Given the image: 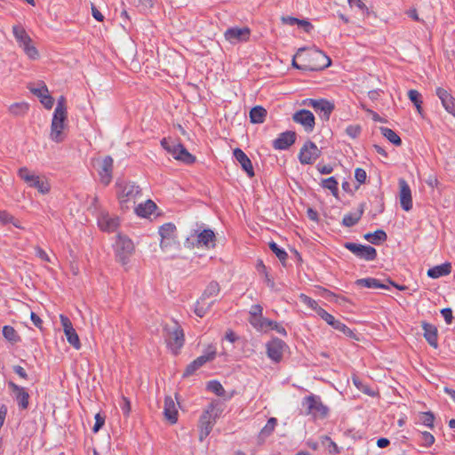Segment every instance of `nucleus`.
I'll list each match as a JSON object with an SVG mask.
<instances>
[{"label": "nucleus", "instance_id": "1", "mask_svg": "<svg viewBox=\"0 0 455 455\" xmlns=\"http://www.w3.org/2000/svg\"><path fill=\"white\" fill-rule=\"evenodd\" d=\"M204 224H196V228H191L189 235L184 242V246L188 249L195 247H205L213 249L216 246V235L211 228H205Z\"/></svg>", "mask_w": 455, "mask_h": 455}, {"label": "nucleus", "instance_id": "2", "mask_svg": "<svg viewBox=\"0 0 455 455\" xmlns=\"http://www.w3.org/2000/svg\"><path fill=\"white\" fill-rule=\"evenodd\" d=\"M305 51V48H300L296 54V57L301 58V70L320 71L331 65V59L323 52L313 49L303 54Z\"/></svg>", "mask_w": 455, "mask_h": 455}, {"label": "nucleus", "instance_id": "3", "mask_svg": "<svg viewBox=\"0 0 455 455\" xmlns=\"http://www.w3.org/2000/svg\"><path fill=\"white\" fill-rule=\"evenodd\" d=\"M68 118V111L66 106V98L60 96L57 100V106L53 112L50 138L54 142H62L65 139L64 128L66 126V120Z\"/></svg>", "mask_w": 455, "mask_h": 455}, {"label": "nucleus", "instance_id": "4", "mask_svg": "<svg viewBox=\"0 0 455 455\" xmlns=\"http://www.w3.org/2000/svg\"><path fill=\"white\" fill-rule=\"evenodd\" d=\"M301 405L305 409L304 414L310 416L314 420L325 419L329 416L330 409L319 395L311 394L305 396Z\"/></svg>", "mask_w": 455, "mask_h": 455}, {"label": "nucleus", "instance_id": "5", "mask_svg": "<svg viewBox=\"0 0 455 455\" xmlns=\"http://www.w3.org/2000/svg\"><path fill=\"white\" fill-rule=\"evenodd\" d=\"M117 197L123 211L129 210L136 204L138 197L141 196V189L132 182H117Z\"/></svg>", "mask_w": 455, "mask_h": 455}, {"label": "nucleus", "instance_id": "6", "mask_svg": "<svg viewBox=\"0 0 455 455\" xmlns=\"http://www.w3.org/2000/svg\"><path fill=\"white\" fill-rule=\"evenodd\" d=\"M163 337L172 354L178 355L185 342L181 326L175 321L172 324H165L163 328Z\"/></svg>", "mask_w": 455, "mask_h": 455}, {"label": "nucleus", "instance_id": "7", "mask_svg": "<svg viewBox=\"0 0 455 455\" xmlns=\"http://www.w3.org/2000/svg\"><path fill=\"white\" fill-rule=\"evenodd\" d=\"M133 251L132 241L125 235H118L115 244L116 260L124 266L126 265Z\"/></svg>", "mask_w": 455, "mask_h": 455}, {"label": "nucleus", "instance_id": "8", "mask_svg": "<svg viewBox=\"0 0 455 455\" xmlns=\"http://www.w3.org/2000/svg\"><path fill=\"white\" fill-rule=\"evenodd\" d=\"M19 177L30 188H36L41 194H47L50 191V185L38 175L31 172L27 167H21L18 171Z\"/></svg>", "mask_w": 455, "mask_h": 455}, {"label": "nucleus", "instance_id": "9", "mask_svg": "<svg viewBox=\"0 0 455 455\" xmlns=\"http://www.w3.org/2000/svg\"><path fill=\"white\" fill-rule=\"evenodd\" d=\"M214 405L211 403L208 408L203 412L199 419V440L203 442L212 432V427L216 422L217 414L212 416L214 411Z\"/></svg>", "mask_w": 455, "mask_h": 455}, {"label": "nucleus", "instance_id": "10", "mask_svg": "<svg viewBox=\"0 0 455 455\" xmlns=\"http://www.w3.org/2000/svg\"><path fill=\"white\" fill-rule=\"evenodd\" d=\"M343 246L355 257L366 261H373L378 256L376 249L371 245L346 242Z\"/></svg>", "mask_w": 455, "mask_h": 455}, {"label": "nucleus", "instance_id": "11", "mask_svg": "<svg viewBox=\"0 0 455 455\" xmlns=\"http://www.w3.org/2000/svg\"><path fill=\"white\" fill-rule=\"evenodd\" d=\"M93 163L99 173L100 182L105 186L108 185L112 180L113 158L110 156H107L104 158L94 159Z\"/></svg>", "mask_w": 455, "mask_h": 455}, {"label": "nucleus", "instance_id": "12", "mask_svg": "<svg viewBox=\"0 0 455 455\" xmlns=\"http://www.w3.org/2000/svg\"><path fill=\"white\" fill-rule=\"evenodd\" d=\"M216 356V349L210 346L204 355L198 356L191 362L185 369L182 377L188 378L192 376L199 368L204 365L207 362L212 361Z\"/></svg>", "mask_w": 455, "mask_h": 455}, {"label": "nucleus", "instance_id": "13", "mask_svg": "<svg viewBox=\"0 0 455 455\" xmlns=\"http://www.w3.org/2000/svg\"><path fill=\"white\" fill-rule=\"evenodd\" d=\"M321 156V150L311 140H307L300 148L299 160L301 164H312Z\"/></svg>", "mask_w": 455, "mask_h": 455}, {"label": "nucleus", "instance_id": "14", "mask_svg": "<svg viewBox=\"0 0 455 455\" xmlns=\"http://www.w3.org/2000/svg\"><path fill=\"white\" fill-rule=\"evenodd\" d=\"M304 105L311 107L315 112L322 115V117L325 120H329L331 112L334 110V104L325 99H306L303 101Z\"/></svg>", "mask_w": 455, "mask_h": 455}, {"label": "nucleus", "instance_id": "15", "mask_svg": "<svg viewBox=\"0 0 455 455\" xmlns=\"http://www.w3.org/2000/svg\"><path fill=\"white\" fill-rule=\"evenodd\" d=\"M286 347L287 345L283 340L278 338H273L266 344L267 355L273 362L280 363Z\"/></svg>", "mask_w": 455, "mask_h": 455}, {"label": "nucleus", "instance_id": "16", "mask_svg": "<svg viewBox=\"0 0 455 455\" xmlns=\"http://www.w3.org/2000/svg\"><path fill=\"white\" fill-rule=\"evenodd\" d=\"M318 315L322 319H323L329 325H331L333 329L342 332L347 337H355V333L350 328H348L345 323H341L340 321L335 319V317L332 315L329 314L324 309L318 310Z\"/></svg>", "mask_w": 455, "mask_h": 455}, {"label": "nucleus", "instance_id": "17", "mask_svg": "<svg viewBox=\"0 0 455 455\" xmlns=\"http://www.w3.org/2000/svg\"><path fill=\"white\" fill-rule=\"evenodd\" d=\"M292 120L301 124L307 132H313L315 125V119L313 113L307 109H300L292 116Z\"/></svg>", "mask_w": 455, "mask_h": 455}, {"label": "nucleus", "instance_id": "18", "mask_svg": "<svg viewBox=\"0 0 455 455\" xmlns=\"http://www.w3.org/2000/svg\"><path fill=\"white\" fill-rule=\"evenodd\" d=\"M251 30L247 27L238 28L233 27L226 30L224 36L227 41L231 44H236L239 42H246L249 40Z\"/></svg>", "mask_w": 455, "mask_h": 455}, {"label": "nucleus", "instance_id": "19", "mask_svg": "<svg viewBox=\"0 0 455 455\" xmlns=\"http://www.w3.org/2000/svg\"><path fill=\"white\" fill-rule=\"evenodd\" d=\"M8 387L14 395V399L20 410H27L29 405V394L25 387L15 384L12 381L8 382Z\"/></svg>", "mask_w": 455, "mask_h": 455}, {"label": "nucleus", "instance_id": "20", "mask_svg": "<svg viewBox=\"0 0 455 455\" xmlns=\"http://www.w3.org/2000/svg\"><path fill=\"white\" fill-rule=\"evenodd\" d=\"M175 233L176 226L172 222L164 223L159 228V235L161 236L160 246L162 249L171 246L176 237Z\"/></svg>", "mask_w": 455, "mask_h": 455}, {"label": "nucleus", "instance_id": "21", "mask_svg": "<svg viewBox=\"0 0 455 455\" xmlns=\"http://www.w3.org/2000/svg\"><path fill=\"white\" fill-rule=\"evenodd\" d=\"M398 184L400 188L399 199L401 207L404 211L409 212L412 208V197L411 188L404 179H400Z\"/></svg>", "mask_w": 455, "mask_h": 455}, {"label": "nucleus", "instance_id": "22", "mask_svg": "<svg viewBox=\"0 0 455 455\" xmlns=\"http://www.w3.org/2000/svg\"><path fill=\"white\" fill-rule=\"evenodd\" d=\"M120 220L118 217L111 216L108 212H101L98 218L100 228L105 232H114L119 227Z\"/></svg>", "mask_w": 455, "mask_h": 455}, {"label": "nucleus", "instance_id": "23", "mask_svg": "<svg viewBox=\"0 0 455 455\" xmlns=\"http://www.w3.org/2000/svg\"><path fill=\"white\" fill-rule=\"evenodd\" d=\"M296 140V132L293 131H286L279 134V136L273 141V147L278 150H286Z\"/></svg>", "mask_w": 455, "mask_h": 455}, {"label": "nucleus", "instance_id": "24", "mask_svg": "<svg viewBox=\"0 0 455 455\" xmlns=\"http://www.w3.org/2000/svg\"><path fill=\"white\" fill-rule=\"evenodd\" d=\"M435 94L442 102L445 110L455 116V98L446 89L437 87Z\"/></svg>", "mask_w": 455, "mask_h": 455}, {"label": "nucleus", "instance_id": "25", "mask_svg": "<svg viewBox=\"0 0 455 455\" xmlns=\"http://www.w3.org/2000/svg\"><path fill=\"white\" fill-rule=\"evenodd\" d=\"M234 157L235 160L241 164L242 169L247 173L250 178L254 177L255 172L253 170V166L251 161L247 156V155L241 149L235 148L233 152Z\"/></svg>", "mask_w": 455, "mask_h": 455}, {"label": "nucleus", "instance_id": "26", "mask_svg": "<svg viewBox=\"0 0 455 455\" xmlns=\"http://www.w3.org/2000/svg\"><path fill=\"white\" fill-rule=\"evenodd\" d=\"M422 329L424 331V338L428 342V344L436 348L438 347V331L437 328L429 323L422 322L421 323Z\"/></svg>", "mask_w": 455, "mask_h": 455}, {"label": "nucleus", "instance_id": "27", "mask_svg": "<svg viewBox=\"0 0 455 455\" xmlns=\"http://www.w3.org/2000/svg\"><path fill=\"white\" fill-rule=\"evenodd\" d=\"M164 415L172 424L178 420V410L172 396H166L164 399Z\"/></svg>", "mask_w": 455, "mask_h": 455}, {"label": "nucleus", "instance_id": "28", "mask_svg": "<svg viewBox=\"0 0 455 455\" xmlns=\"http://www.w3.org/2000/svg\"><path fill=\"white\" fill-rule=\"evenodd\" d=\"M451 272V264L445 262L441 265L435 266L427 270V276L437 279L442 276L448 275Z\"/></svg>", "mask_w": 455, "mask_h": 455}, {"label": "nucleus", "instance_id": "29", "mask_svg": "<svg viewBox=\"0 0 455 455\" xmlns=\"http://www.w3.org/2000/svg\"><path fill=\"white\" fill-rule=\"evenodd\" d=\"M176 149L173 156L176 160L181 161L187 164H191L196 162V156L190 154L181 143H177Z\"/></svg>", "mask_w": 455, "mask_h": 455}, {"label": "nucleus", "instance_id": "30", "mask_svg": "<svg viewBox=\"0 0 455 455\" xmlns=\"http://www.w3.org/2000/svg\"><path fill=\"white\" fill-rule=\"evenodd\" d=\"M358 287H365L369 289H389L388 285L382 283L379 279L373 277L361 278L355 282Z\"/></svg>", "mask_w": 455, "mask_h": 455}, {"label": "nucleus", "instance_id": "31", "mask_svg": "<svg viewBox=\"0 0 455 455\" xmlns=\"http://www.w3.org/2000/svg\"><path fill=\"white\" fill-rule=\"evenodd\" d=\"M156 208V204L152 200L148 199L144 204H140L135 207V213L140 217L147 218L151 215Z\"/></svg>", "mask_w": 455, "mask_h": 455}, {"label": "nucleus", "instance_id": "32", "mask_svg": "<svg viewBox=\"0 0 455 455\" xmlns=\"http://www.w3.org/2000/svg\"><path fill=\"white\" fill-rule=\"evenodd\" d=\"M267 110L261 106H255L250 110V120L252 124L264 123L267 116Z\"/></svg>", "mask_w": 455, "mask_h": 455}, {"label": "nucleus", "instance_id": "33", "mask_svg": "<svg viewBox=\"0 0 455 455\" xmlns=\"http://www.w3.org/2000/svg\"><path fill=\"white\" fill-rule=\"evenodd\" d=\"M12 33L19 45L32 42L31 37L21 25H14L12 27Z\"/></svg>", "mask_w": 455, "mask_h": 455}, {"label": "nucleus", "instance_id": "34", "mask_svg": "<svg viewBox=\"0 0 455 455\" xmlns=\"http://www.w3.org/2000/svg\"><path fill=\"white\" fill-rule=\"evenodd\" d=\"M363 238L375 245H379L381 243L387 241V235L384 230L378 229L373 233L365 234Z\"/></svg>", "mask_w": 455, "mask_h": 455}, {"label": "nucleus", "instance_id": "35", "mask_svg": "<svg viewBox=\"0 0 455 455\" xmlns=\"http://www.w3.org/2000/svg\"><path fill=\"white\" fill-rule=\"evenodd\" d=\"M206 300L200 297L195 305V314L199 317H204L214 304V301L207 302Z\"/></svg>", "mask_w": 455, "mask_h": 455}, {"label": "nucleus", "instance_id": "36", "mask_svg": "<svg viewBox=\"0 0 455 455\" xmlns=\"http://www.w3.org/2000/svg\"><path fill=\"white\" fill-rule=\"evenodd\" d=\"M249 323L259 331H267L271 325V320L263 317V315H259V317L254 319H249Z\"/></svg>", "mask_w": 455, "mask_h": 455}, {"label": "nucleus", "instance_id": "37", "mask_svg": "<svg viewBox=\"0 0 455 455\" xmlns=\"http://www.w3.org/2000/svg\"><path fill=\"white\" fill-rule=\"evenodd\" d=\"M220 291V287L218 282L212 281L204 291L201 297H203V299H208L211 297H215L219 295Z\"/></svg>", "mask_w": 455, "mask_h": 455}, {"label": "nucleus", "instance_id": "38", "mask_svg": "<svg viewBox=\"0 0 455 455\" xmlns=\"http://www.w3.org/2000/svg\"><path fill=\"white\" fill-rule=\"evenodd\" d=\"M29 108V105L26 102H17L10 106L9 111L12 115L16 116H24Z\"/></svg>", "mask_w": 455, "mask_h": 455}, {"label": "nucleus", "instance_id": "39", "mask_svg": "<svg viewBox=\"0 0 455 455\" xmlns=\"http://www.w3.org/2000/svg\"><path fill=\"white\" fill-rule=\"evenodd\" d=\"M379 130L381 134L394 145L400 146L402 144L401 138L393 130L387 127H380Z\"/></svg>", "mask_w": 455, "mask_h": 455}, {"label": "nucleus", "instance_id": "40", "mask_svg": "<svg viewBox=\"0 0 455 455\" xmlns=\"http://www.w3.org/2000/svg\"><path fill=\"white\" fill-rule=\"evenodd\" d=\"M268 246L273 253H275L278 259L281 261V263L285 266V262L288 258L287 252L283 249L280 248L278 244L274 241L270 242Z\"/></svg>", "mask_w": 455, "mask_h": 455}, {"label": "nucleus", "instance_id": "41", "mask_svg": "<svg viewBox=\"0 0 455 455\" xmlns=\"http://www.w3.org/2000/svg\"><path fill=\"white\" fill-rule=\"evenodd\" d=\"M322 187L323 188L329 189L332 196L338 197L339 188H338V181L334 177H330L328 179H324L322 180Z\"/></svg>", "mask_w": 455, "mask_h": 455}, {"label": "nucleus", "instance_id": "42", "mask_svg": "<svg viewBox=\"0 0 455 455\" xmlns=\"http://www.w3.org/2000/svg\"><path fill=\"white\" fill-rule=\"evenodd\" d=\"M362 217V211H358L357 213L346 214L342 220V225L347 228H351L358 223Z\"/></svg>", "mask_w": 455, "mask_h": 455}, {"label": "nucleus", "instance_id": "43", "mask_svg": "<svg viewBox=\"0 0 455 455\" xmlns=\"http://www.w3.org/2000/svg\"><path fill=\"white\" fill-rule=\"evenodd\" d=\"M3 335L8 341L12 343H16L20 340V337L16 330L10 325H4L3 327Z\"/></svg>", "mask_w": 455, "mask_h": 455}, {"label": "nucleus", "instance_id": "44", "mask_svg": "<svg viewBox=\"0 0 455 455\" xmlns=\"http://www.w3.org/2000/svg\"><path fill=\"white\" fill-rule=\"evenodd\" d=\"M353 383L363 394H366L372 397H374L377 395V393L374 390H372L368 385L364 384L358 377H353Z\"/></svg>", "mask_w": 455, "mask_h": 455}, {"label": "nucleus", "instance_id": "45", "mask_svg": "<svg viewBox=\"0 0 455 455\" xmlns=\"http://www.w3.org/2000/svg\"><path fill=\"white\" fill-rule=\"evenodd\" d=\"M64 333L67 337L68 342L71 346H73L76 349H79L81 347V342L75 329L68 330Z\"/></svg>", "mask_w": 455, "mask_h": 455}, {"label": "nucleus", "instance_id": "46", "mask_svg": "<svg viewBox=\"0 0 455 455\" xmlns=\"http://www.w3.org/2000/svg\"><path fill=\"white\" fill-rule=\"evenodd\" d=\"M0 222L4 225L12 223L14 227L21 228L20 220L15 219L12 214L6 211H0Z\"/></svg>", "mask_w": 455, "mask_h": 455}, {"label": "nucleus", "instance_id": "47", "mask_svg": "<svg viewBox=\"0 0 455 455\" xmlns=\"http://www.w3.org/2000/svg\"><path fill=\"white\" fill-rule=\"evenodd\" d=\"M277 425V419L275 418H270L265 427L260 431V437L266 438L269 436L273 431L275 430V427Z\"/></svg>", "mask_w": 455, "mask_h": 455}, {"label": "nucleus", "instance_id": "48", "mask_svg": "<svg viewBox=\"0 0 455 455\" xmlns=\"http://www.w3.org/2000/svg\"><path fill=\"white\" fill-rule=\"evenodd\" d=\"M26 55L31 60H36L39 57V52L35 45L32 44V42L25 43L22 45H19Z\"/></svg>", "mask_w": 455, "mask_h": 455}, {"label": "nucleus", "instance_id": "49", "mask_svg": "<svg viewBox=\"0 0 455 455\" xmlns=\"http://www.w3.org/2000/svg\"><path fill=\"white\" fill-rule=\"evenodd\" d=\"M207 388L219 396L224 395L226 392L223 386L217 380L209 381L207 384Z\"/></svg>", "mask_w": 455, "mask_h": 455}, {"label": "nucleus", "instance_id": "50", "mask_svg": "<svg viewBox=\"0 0 455 455\" xmlns=\"http://www.w3.org/2000/svg\"><path fill=\"white\" fill-rule=\"evenodd\" d=\"M408 97L410 100L415 105L418 111L420 112L422 104L421 94L417 90H410L408 92Z\"/></svg>", "mask_w": 455, "mask_h": 455}, {"label": "nucleus", "instance_id": "51", "mask_svg": "<svg viewBox=\"0 0 455 455\" xmlns=\"http://www.w3.org/2000/svg\"><path fill=\"white\" fill-rule=\"evenodd\" d=\"M419 419L426 427H434L435 415L432 411L421 412Z\"/></svg>", "mask_w": 455, "mask_h": 455}, {"label": "nucleus", "instance_id": "52", "mask_svg": "<svg viewBox=\"0 0 455 455\" xmlns=\"http://www.w3.org/2000/svg\"><path fill=\"white\" fill-rule=\"evenodd\" d=\"M300 298V300L305 304L307 305L308 307L312 308L313 310L315 311V313L318 315V310L320 309H323V307H319L318 306V303L312 298L305 295V294H300L299 296Z\"/></svg>", "mask_w": 455, "mask_h": 455}, {"label": "nucleus", "instance_id": "53", "mask_svg": "<svg viewBox=\"0 0 455 455\" xmlns=\"http://www.w3.org/2000/svg\"><path fill=\"white\" fill-rule=\"evenodd\" d=\"M419 435L422 446L430 447L435 443V437L431 433L424 431L420 432Z\"/></svg>", "mask_w": 455, "mask_h": 455}, {"label": "nucleus", "instance_id": "54", "mask_svg": "<svg viewBox=\"0 0 455 455\" xmlns=\"http://www.w3.org/2000/svg\"><path fill=\"white\" fill-rule=\"evenodd\" d=\"M28 89L34 95L40 99L48 93V88L44 82H42L41 86L38 88L28 86Z\"/></svg>", "mask_w": 455, "mask_h": 455}, {"label": "nucleus", "instance_id": "55", "mask_svg": "<svg viewBox=\"0 0 455 455\" xmlns=\"http://www.w3.org/2000/svg\"><path fill=\"white\" fill-rule=\"evenodd\" d=\"M176 143L169 141L167 139L164 138L161 140V146L172 156H174L176 152Z\"/></svg>", "mask_w": 455, "mask_h": 455}, {"label": "nucleus", "instance_id": "56", "mask_svg": "<svg viewBox=\"0 0 455 455\" xmlns=\"http://www.w3.org/2000/svg\"><path fill=\"white\" fill-rule=\"evenodd\" d=\"M361 126L360 125H348L346 128V133L352 139L357 138L361 133Z\"/></svg>", "mask_w": 455, "mask_h": 455}, {"label": "nucleus", "instance_id": "57", "mask_svg": "<svg viewBox=\"0 0 455 455\" xmlns=\"http://www.w3.org/2000/svg\"><path fill=\"white\" fill-rule=\"evenodd\" d=\"M120 408L123 411V414L125 417H128L131 412V402L125 396H122V401L120 402Z\"/></svg>", "mask_w": 455, "mask_h": 455}, {"label": "nucleus", "instance_id": "58", "mask_svg": "<svg viewBox=\"0 0 455 455\" xmlns=\"http://www.w3.org/2000/svg\"><path fill=\"white\" fill-rule=\"evenodd\" d=\"M262 311H263V307L259 304L252 305L249 311V315H250L249 319H254V318L259 317V315H262Z\"/></svg>", "mask_w": 455, "mask_h": 455}, {"label": "nucleus", "instance_id": "59", "mask_svg": "<svg viewBox=\"0 0 455 455\" xmlns=\"http://www.w3.org/2000/svg\"><path fill=\"white\" fill-rule=\"evenodd\" d=\"M374 202L377 204V209H376V212L374 213V216H376L377 214H380V213H382L384 212L385 206H384L383 196L382 195L375 196Z\"/></svg>", "mask_w": 455, "mask_h": 455}, {"label": "nucleus", "instance_id": "60", "mask_svg": "<svg viewBox=\"0 0 455 455\" xmlns=\"http://www.w3.org/2000/svg\"><path fill=\"white\" fill-rule=\"evenodd\" d=\"M355 178L359 184L365 183L367 179L366 172L362 168H356L355 171Z\"/></svg>", "mask_w": 455, "mask_h": 455}, {"label": "nucleus", "instance_id": "61", "mask_svg": "<svg viewBox=\"0 0 455 455\" xmlns=\"http://www.w3.org/2000/svg\"><path fill=\"white\" fill-rule=\"evenodd\" d=\"M105 423V417L101 416L100 413H97L95 415V424L92 427V431L94 433H97L104 425Z\"/></svg>", "mask_w": 455, "mask_h": 455}, {"label": "nucleus", "instance_id": "62", "mask_svg": "<svg viewBox=\"0 0 455 455\" xmlns=\"http://www.w3.org/2000/svg\"><path fill=\"white\" fill-rule=\"evenodd\" d=\"M441 314L444 318L447 324H451L454 319L452 310L450 307H445L441 310Z\"/></svg>", "mask_w": 455, "mask_h": 455}, {"label": "nucleus", "instance_id": "63", "mask_svg": "<svg viewBox=\"0 0 455 455\" xmlns=\"http://www.w3.org/2000/svg\"><path fill=\"white\" fill-rule=\"evenodd\" d=\"M40 102L45 108L51 109L53 107L54 99L47 93L45 96L40 99Z\"/></svg>", "mask_w": 455, "mask_h": 455}, {"label": "nucleus", "instance_id": "64", "mask_svg": "<svg viewBox=\"0 0 455 455\" xmlns=\"http://www.w3.org/2000/svg\"><path fill=\"white\" fill-rule=\"evenodd\" d=\"M60 323H61V325L63 327V331L64 332L67 331L68 330L74 329L73 324H72L70 319L68 316H66L64 315H60Z\"/></svg>", "mask_w": 455, "mask_h": 455}]
</instances>
